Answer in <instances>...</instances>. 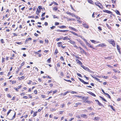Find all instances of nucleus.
<instances>
[{"instance_id": "24", "label": "nucleus", "mask_w": 121, "mask_h": 121, "mask_svg": "<svg viewBox=\"0 0 121 121\" xmlns=\"http://www.w3.org/2000/svg\"><path fill=\"white\" fill-rule=\"evenodd\" d=\"M69 92L68 91H67L66 92H65L63 94V93H61V95H63L64 96L67 93H68Z\"/></svg>"}, {"instance_id": "52", "label": "nucleus", "mask_w": 121, "mask_h": 121, "mask_svg": "<svg viewBox=\"0 0 121 121\" xmlns=\"http://www.w3.org/2000/svg\"><path fill=\"white\" fill-rule=\"evenodd\" d=\"M81 66L82 67L83 69L84 70L85 69V68L87 67H86L84 66L83 65H82Z\"/></svg>"}, {"instance_id": "12", "label": "nucleus", "mask_w": 121, "mask_h": 121, "mask_svg": "<svg viewBox=\"0 0 121 121\" xmlns=\"http://www.w3.org/2000/svg\"><path fill=\"white\" fill-rule=\"evenodd\" d=\"M76 18L78 19V20H77V21L79 23H82V21H81V19L79 17H78L77 16H76Z\"/></svg>"}, {"instance_id": "19", "label": "nucleus", "mask_w": 121, "mask_h": 121, "mask_svg": "<svg viewBox=\"0 0 121 121\" xmlns=\"http://www.w3.org/2000/svg\"><path fill=\"white\" fill-rule=\"evenodd\" d=\"M62 43L61 42L57 43V45L59 47H61L62 46Z\"/></svg>"}, {"instance_id": "32", "label": "nucleus", "mask_w": 121, "mask_h": 121, "mask_svg": "<svg viewBox=\"0 0 121 121\" xmlns=\"http://www.w3.org/2000/svg\"><path fill=\"white\" fill-rule=\"evenodd\" d=\"M70 32L71 33H72V34L75 35H76V36H78V34H77V33H76L74 32H73V31H70Z\"/></svg>"}, {"instance_id": "10", "label": "nucleus", "mask_w": 121, "mask_h": 121, "mask_svg": "<svg viewBox=\"0 0 121 121\" xmlns=\"http://www.w3.org/2000/svg\"><path fill=\"white\" fill-rule=\"evenodd\" d=\"M68 31V30H57V32H67Z\"/></svg>"}, {"instance_id": "16", "label": "nucleus", "mask_w": 121, "mask_h": 121, "mask_svg": "<svg viewBox=\"0 0 121 121\" xmlns=\"http://www.w3.org/2000/svg\"><path fill=\"white\" fill-rule=\"evenodd\" d=\"M32 39L31 38H29L26 39L25 40V43H26L29 40H31Z\"/></svg>"}, {"instance_id": "23", "label": "nucleus", "mask_w": 121, "mask_h": 121, "mask_svg": "<svg viewBox=\"0 0 121 121\" xmlns=\"http://www.w3.org/2000/svg\"><path fill=\"white\" fill-rule=\"evenodd\" d=\"M83 26L84 27L86 28L87 29L89 27L88 26L86 23H85L84 24H83Z\"/></svg>"}, {"instance_id": "35", "label": "nucleus", "mask_w": 121, "mask_h": 121, "mask_svg": "<svg viewBox=\"0 0 121 121\" xmlns=\"http://www.w3.org/2000/svg\"><path fill=\"white\" fill-rule=\"evenodd\" d=\"M79 42L80 43L82 46H83V45H84V43L82 41H80Z\"/></svg>"}, {"instance_id": "34", "label": "nucleus", "mask_w": 121, "mask_h": 121, "mask_svg": "<svg viewBox=\"0 0 121 121\" xmlns=\"http://www.w3.org/2000/svg\"><path fill=\"white\" fill-rule=\"evenodd\" d=\"M16 112H15L14 115L13 116L12 118L11 119V120H12L13 119H14L16 116Z\"/></svg>"}, {"instance_id": "49", "label": "nucleus", "mask_w": 121, "mask_h": 121, "mask_svg": "<svg viewBox=\"0 0 121 121\" xmlns=\"http://www.w3.org/2000/svg\"><path fill=\"white\" fill-rule=\"evenodd\" d=\"M98 29L99 31H101L102 29L100 26H99L98 27Z\"/></svg>"}, {"instance_id": "43", "label": "nucleus", "mask_w": 121, "mask_h": 121, "mask_svg": "<svg viewBox=\"0 0 121 121\" xmlns=\"http://www.w3.org/2000/svg\"><path fill=\"white\" fill-rule=\"evenodd\" d=\"M15 43L17 44H18V45H21V44H22V43L21 42H15Z\"/></svg>"}, {"instance_id": "63", "label": "nucleus", "mask_w": 121, "mask_h": 121, "mask_svg": "<svg viewBox=\"0 0 121 121\" xmlns=\"http://www.w3.org/2000/svg\"><path fill=\"white\" fill-rule=\"evenodd\" d=\"M77 75L81 77H82V76L81 75L80 73H77Z\"/></svg>"}, {"instance_id": "38", "label": "nucleus", "mask_w": 121, "mask_h": 121, "mask_svg": "<svg viewBox=\"0 0 121 121\" xmlns=\"http://www.w3.org/2000/svg\"><path fill=\"white\" fill-rule=\"evenodd\" d=\"M63 38V37H61V38H56V41H58L60 40L61 39H62Z\"/></svg>"}, {"instance_id": "13", "label": "nucleus", "mask_w": 121, "mask_h": 121, "mask_svg": "<svg viewBox=\"0 0 121 121\" xmlns=\"http://www.w3.org/2000/svg\"><path fill=\"white\" fill-rule=\"evenodd\" d=\"M76 61L79 65H82V64L80 60L77 59L76 60Z\"/></svg>"}, {"instance_id": "8", "label": "nucleus", "mask_w": 121, "mask_h": 121, "mask_svg": "<svg viewBox=\"0 0 121 121\" xmlns=\"http://www.w3.org/2000/svg\"><path fill=\"white\" fill-rule=\"evenodd\" d=\"M85 70L88 71L89 72L91 73H93L94 72L90 70L87 67H86V68H85Z\"/></svg>"}, {"instance_id": "40", "label": "nucleus", "mask_w": 121, "mask_h": 121, "mask_svg": "<svg viewBox=\"0 0 121 121\" xmlns=\"http://www.w3.org/2000/svg\"><path fill=\"white\" fill-rule=\"evenodd\" d=\"M58 9V8L57 7H54L53 8V10H54L56 11Z\"/></svg>"}, {"instance_id": "6", "label": "nucleus", "mask_w": 121, "mask_h": 121, "mask_svg": "<svg viewBox=\"0 0 121 121\" xmlns=\"http://www.w3.org/2000/svg\"><path fill=\"white\" fill-rule=\"evenodd\" d=\"M86 44L87 45H88L89 47L92 48L94 49H95V48H94L93 46L92 45L90 44V43H89L88 42H87Z\"/></svg>"}, {"instance_id": "11", "label": "nucleus", "mask_w": 121, "mask_h": 121, "mask_svg": "<svg viewBox=\"0 0 121 121\" xmlns=\"http://www.w3.org/2000/svg\"><path fill=\"white\" fill-rule=\"evenodd\" d=\"M87 98L86 99H84V100H85V101H86V99H87ZM84 102H85V103H87L88 104H91V103H92V102L91 101H90L89 100H87L86 101H84Z\"/></svg>"}, {"instance_id": "22", "label": "nucleus", "mask_w": 121, "mask_h": 121, "mask_svg": "<svg viewBox=\"0 0 121 121\" xmlns=\"http://www.w3.org/2000/svg\"><path fill=\"white\" fill-rule=\"evenodd\" d=\"M41 12V10L38 9H37L36 11V13L38 15H39V13Z\"/></svg>"}, {"instance_id": "55", "label": "nucleus", "mask_w": 121, "mask_h": 121, "mask_svg": "<svg viewBox=\"0 0 121 121\" xmlns=\"http://www.w3.org/2000/svg\"><path fill=\"white\" fill-rule=\"evenodd\" d=\"M107 13H108L111 14L112 13V12H111V11H110L108 10H107Z\"/></svg>"}, {"instance_id": "53", "label": "nucleus", "mask_w": 121, "mask_h": 121, "mask_svg": "<svg viewBox=\"0 0 121 121\" xmlns=\"http://www.w3.org/2000/svg\"><path fill=\"white\" fill-rule=\"evenodd\" d=\"M12 110L11 109L9 110L8 111V112L7 114V116H8L9 114L10 113V112Z\"/></svg>"}, {"instance_id": "7", "label": "nucleus", "mask_w": 121, "mask_h": 121, "mask_svg": "<svg viewBox=\"0 0 121 121\" xmlns=\"http://www.w3.org/2000/svg\"><path fill=\"white\" fill-rule=\"evenodd\" d=\"M67 13L70 15H71L72 16H73L75 17H76V16L73 13H71L69 12H67Z\"/></svg>"}, {"instance_id": "45", "label": "nucleus", "mask_w": 121, "mask_h": 121, "mask_svg": "<svg viewBox=\"0 0 121 121\" xmlns=\"http://www.w3.org/2000/svg\"><path fill=\"white\" fill-rule=\"evenodd\" d=\"M64 111H60L59 112V114H62L64 112Z\"/></svg>"}, {"instance_id": "36", "label": "nucleus", "mask_w": 121, "mask_h": 121, "mask_svg": "<svg viewBox=\"0 0 121 121\" xmlns=\"http://www.w3.org/2000/svg\"><path fill=\"white\" fill-rule=\"evenodd\" d=\"M38 112L36 111L34 112V114L33 115V117H35L37 115V113Z\"/></svg>"}, {"instance_id": "46", "label": "nucleus", "mask_w": 121, "mask_h": 121, "mask_svg": "<svg viewBox=\"0 0 121 121\" xmlns=\"http://www.w3.org/2000/svg\"><path fill=\"white\" fill-rule=\"evenodd\" d=\"M70 6L72 9L74 11H76V10L73 9V6H72V5L71 4L70 5Z\"/></svg>"}, {"instance_id": "18", "label": "nucleus", "mask_w": 121, "mask_h": 121, "mask_svg": "<svg viewBox=\"0 0 121 121\" xmlns=\"http://www.w3.org/2000/svg\"><path fill=\"white\" fill-rule=\"evenodd\" d=\"M90 41L92 43L95 44L97 43H99V41L96 42L95 40H91Z\"/></svg>"}, {"instance_id": "4", "label": "nucleus", "mask_w": 121, "mask_h": 121, "mask_svg": "<svg viewBox=\"0 0 121 121\" xmlns=\"http://www.w3.org/2000/svg\"><path fill=\"white\" fill-rule=\"evenodd\" d=\"M78 78L80 81L82 83H83L84 84H89V83L88 82H85L83 80L80 78Z\"/></svg>"}, {"instance_id": "56", "label": "nucleus", "mask_w": 121, "mask_h": 121, "mask_svg": "<svg viewBox=\"0 0 121 121\" xmlns=\"http://www.w3.org/2000/svg\"><path fill=\"white\" fill-rule=\"evenodd\" d=\"M65 106V104H61V108H63Z\"/></svg>"}, {"instance_id": "61", "label": "nucleus", "mask_w": 121, "mask_h": 121, "mask_svg": "<svg viewBox=\"0 0 121 121\" xmlns=\"http://www.w3.org/2000/svg\"><path fill=\"white\" fill-rule=\"evenodd\" d=\"M5 58H2V62H3L5 61Z\"/></svg>"}, {"instance_id": "44", "label": "nucleus", "mask_w": 121, "mask_h": 121, "mask_svg": "<svg viewBox=\"0 0 121 121\" xmlns=\"http://www.w3.org/2000/svg\"><path fill=\"white\" fill-rule=\"evenodd\" d=\"M57 66L58 68H59L60 67V64L59 62L57 63Z\"/></svg>"}, {"instance_id": "3", "label": "nucleus", "mask_w": 121, "mask_h": 121, "mask_svg": "<svg viewBox=\"0 0 121 121\" xmlns=\"http://www.w3.org/2000/svg\"><path fill=\"white\" fill-rule=\"evenodd\" d=\"M78 48H79L80 50V52L81 53H83L85 55L86 54V52L85 51L82 49L81 47H78Z\"/></svg>"}, {"instance_id": "62", "label": "nucleus", "mask_w": 121, "mask_h": 121, "mask_svg": "<svg viewBox=\"0 0 121 121\" xmlns=\"http://www.w3.org/2000/svg\"><path fill=\"white\" fill-rule=\"evenodd\" d=\"M25 62L24 61L21 64V66H23L25 64Z\"/></svg>"}, {"instance_id": "25", "label": "nucleus", "mask_w": 121, "mask_h": 121, "mask_svg": "<svg viewBox=\"0 0 121 121\" xmlns=\"http://www.w3.org/2000/svg\"><path fill=\"white\" fill-rule=\"evenodd\" d=\"M106 25L108 28L110 29L111 30L112 29V27L111 26H110L107 23L106 24Z\"/></svg>"}, {"instance_id": "26", "label": "nucleus", "mask_w": 121, "mask_h": 121, "mask_svg": "<svg viewBox=\"0 0 121 121\" xmlns=\"http://www.w3.org/2000/svg\"><path fill=\"white\" fill-rule=\"evenodd\" d=\"M58 27L60 29L65 28H66V27L64 25L61 26H59Z\"/></svg>"}, {"instance_id": "5", "label": "nucleus", "mask_w": 121, "mask_h": 121, "mask_svg": "<svg viewBox=\"0 0 121 121\" xmlns=\"http://www.w3.org/2000/svg\"><path fill=\"white\" fill-rule=\"evenodd\" d=\"M98 47H105L106 46V44L105 43H102L99 44L98 46Z\"/></svg>"}, {"instance_id": "33", "label": "nucleus", "mask_w": 121, "mask_h": 121, "mask_svg": "<svg viewBox=\"0 0 121 121\" xmlns=\"http://www.w3.org/2000/svg\"><path fill=\"white\" fill-rule=\"evenodd\" d=\"M43 107H41L40 108H39L38 109L37 112H40L43 109Z\"/></svg>"}, {"instance_id": "54", "label": "nucleus", "mask_w": 121, "mask_h": 121, "mask_svg": "<svg viewBox=\"0 0 121 121\" xmlns=\"http://www.w3.org/2000/svg\"><path fill=\"white\" fill-rule=\"evenodd\" d=\"M25 92H22V93H21L20 94V95L21 96H22L23 95H25Z\"/></svg>"}, {"instance_id": "58", "label": "nucleus", "mask_w": 121, "mask_h": 121, "mask_svg": "<svg viewBox=\"0 0 121 121\" xmlns=\"http://www.w3.org/2000/svg\"><path fill=\"white\" fill-rule=\"evenodd\" d=\"M28 18H35V17L34 16H28Z\"/></svg>"}, {"instance_id": "64", "label": "nucleus", "mask_w": 121, "mask_h": 121, "mask_svg": "<svg viewBox=\"0 0 121 121\" xmlns=\"http://www.w3.org/2000/svg\"><path fill=\"white\" fill-rule=\"evenodd\" d=\"M14 89L16 91L18 92V88H17L16 87H14Z\"/></svg>"}, {"instance_id": "50", "label": "nucleus", "mask_w": 121, "mask_h": 121, "mask_svg": "<svg viewBox=\"0 0 121 121\" xmlns=\"http://www.w3.org/2000/svg\"><path fill=\"white\" fill-rule=\"evenodd\" d=\"M74 46V47H75L76 49H78V47L75 44H73Z\"/></svg>"}, {"instance_id": "39", "label": "nucleus", "mask_w": 121, "mask_h": 121, "mask_svg": "<svg viewBox=\"0 0 121 121\" xmlns=\"http://www.w3.org/2000/svg\"><path fill=\"white\" fill-rule=\"evenodd\" d=\"M51 58H50L48 59L47 60V62L48 63H50L51 62Z\"/></svg>"}, {"instance_id": "17", "label": "nucleus", "mask_w": 121, "mask_h": 121, "mask_svg": "<svg viewBox=\"0 0 121 121\" xmlns=\"http://www.w3.org/2000/svg\"><path fill=\"white\" fill-rule=\"evenodd\" d=\"M63 37V38H62V39L63 40H70V39L69 38H68V37L67 36H65L64 38L63 37Z\"/></svg>"}, {"instance_id": "14", "label": "nucleus", "mask_w": 121, "mask_h": 121, "mask_svg": "<svg viewBox=\"0 0 121 121\" xmlns=\"http://www.w3.org/2000/svg\"><path fill=\"white\" fill-rule=\"evenodd\" d=\"M87 1L89 3L91 4L94 5V2L92 0H87Z\"/></svg>"}, {"instance_id": "48", "label": "nucleus", "mask_w": 121, "mask_h": 121, "mask_svg": "<svg viewBox=\"0 0 121 121\" xmlns=\"http://www.w3.org/2000/svg\"><path fill=\"white\" fill-rule=\"evenodd\" d=\"M64 80L65 81H66L67 82H69L70 83H71L72 82V81H71V80H66L65 79H64Z\"/></svg>"}, {"instance_id": "47", "label": "nucleus", "mask_w": 121, "mask_h": 121, "mask_svg": "<svg viewBox=\"0 0 121 121\" xmlns=\"http://www.w3.org/2000/svg\"><path fill=\"white\" fill-rule=\"evenodd\" d=\"M0 41L1 43L2 44L4 43V39H2L0 40Z\"/></svg>"}, {"instance_id": "59", "label": "nucleus", "mask_w": 121, "mask_h": 121, "mask_svg": "<svg viewBox=\"0 0 121 121\" xmlns=\"http://www.w3.org/2000/svg\"><path fill=\"white\" fill-rule=\"evenodd\" d=\"M4 72H0V75H4Z\"/></svg>"}, {"instance_id": "27", "label": "nucleus", "mask_w": 121, "mask_h": 121, "mask_svg": "<svg viewBox=\"0 0 121 121\" xmlns=\"http://www.w3.org/2000/svg\"><path fill=\"white\" fill-rule=\"evenodd\" d=\"M115 12L117 14V15H121V14L120 13L119 11H118V10H115Z\"/></svg>"}, {"instance_id": "21", "label": "nucleus", "mask_w": 121, "mask_h": 121, "mask_svg": "<svg viewBox=\"0 0 121 121\" xmlns=\"http://www.w3.org/2000/svg\"><path fill=\"white\" fill-rule=\"evenodd\" d=\"M69 28L70 29H71V30H73L75 31H77V30L76 29H75V28H73V27H71V26H69Z\"/></svg>"}, {"instance_id": "30", "label": "nucleus", "mask_w": 121, "mask_h": 121, "mask_svg": "<svg viewBox=\"0 0 121 121\" xmlns=\"http://www.w3.org/2000/svg\"><path fill=\"white\" fill-rule=\"evenodd\" d=\"M100 98L102 100H103L104 101L107 102V100L104 98H103L101 96H99Z\"/></svg>"}, {"instance_id": "28", "label": "nucleus", "mask_w": 121, "mask_h": 121, "mask_svg": "<svg viewBox=\"0 0 121 121\" xmlns=\"http://www.w3.org/2000/svg\"><path fill=\"white\" fill-rule=\"evenodd\" d=\"M58 50L56 48L55 50L54 54H55V55H56L58 53Z\"/></svg>"}, {"instance_id": "51", "label": "nucleus", "mask_w": 121, "mask_h": 121, "mask_svg": "<svg viewBox=\"0 0 121 121\" xmlns=\"http://www.w3.org/2000/svg\"><path fill=\"white\" fill-rule=\"evenodd\" d=\"M60 59L61 61H64V60L63 56H61L60 58Z\"/></svg>"}, {"instance_id": "60", "label": "nucleus", "mask_w": 121, "mask_h": 121, "mask_svg": "<svg viewBox=\"0 0 121 121\" xmlns=\"http://www.w3.org/2000/svg\"><path fill=\"white\" fill-rule=\"evenodd\" d=\"M60 23L57 22H56L55 23V26L58 25Z\"/></svg>"}, {"instance_id": "57", "label": "nucleus", "mask_w": 121, "mask_h": 121, "mask_svg": "<svg viewBox=\"0 0 121 121\" xmlns=\"http://www.w3.org/2000/svg\"><path fill=\"white\" fill-rule=\"evenodd\" d=\"M10 16V14H5V18L6 17L8 18L9 16Z\"/></svg>"}, {"instance_id": "15", "label": "nucleus", "mask_w": 121, "mask_h": 121, "mask_svg": "<svg viewBox=\"0 0 121 121\" xmlns=\"http://www.w3.org/2000/svg\"><path fill=\"white\" fill-rule=\"evenodd\" d=\"M117 49L118 50V51L119 52V53L121 52V51H120V49L121 48H120L118 44L117 45Z\"/></svg>"}, {"instance_id": "42", "label": "nucleus", "mask_w": 121, "mask_h": 121, "mask_svg": "<svg viewBox=\"0 0 121 121\" xmlns=\"http://www.w3.org/2000/svg\"><path fill=\"white\" fill-rule=\"evenodd\" d=\"M70 75L69 73H67L66 75V77L67 78H70Z\"/></svg>"}, {"instance_id": "37", "label": "nucleus", "mask_w": 121, "mask_h": 121, "mask_svg": "<svg viewBox=\"0 0 121 121\" xmlns=\"http://www.w3.org/2000/svg\"><path fill=\"white\" fill-rule=\"evenodd\" d=\"M92 77L93 78H94V79L95 80H96L97 81H99V80H100V79L96 78L95 77H93V76H92Z\"/></svg>"}, {"instance_id": "2", "label": "nucleus", "mask_w": 121, "mask_h": 121, "mask_svg": "<svg viewBox=\"0 0 121 121\" xmlns=\"http://www.w3.org/2000/svg\"><path fill=\"white\" fill-rule=\"evenodd\" d=\"M108 41L110 44H112L113 46L114 47H116L115 42L114 40L112 39L109 40Z\"/></svg>"}, {"instance_id": "29", "label": "nucleus", "mask_w": 121, "mask_h": 121, "mask_svg": "<svg viewBox=\"0 0 121 121\" xmlns=\"http://www.w3.org/2000/svg\"><path fill=\"white\" fill-rule=\"evenodd\" d=\"M99 117H95L94 118V120H95L99 121Z\"/></svg>"}, {"instance_id": "1", "label": "nucleus", "mask_w": 121, "mask_h": 121, "mask_svg": "<svg viewBox=\"0 0 121 121\" xmlns=\"http://www.w3.org/2000/svg\"><path fill=\"white\" fill-rule=\"evenodd\" d=\"M95 4L97 6H98L100 9H103L104 8L102 4L99 2L97 1L95 2Z\"/></svg>"}, {"instance_id": "20", "label": "nucleus", "mask_w": 121, "mask_h": 121, "mask_svg": "<svg viewBox=\"0 0 121 121\" xmlns=\"http://www.w3.org/2000/svg\"><path fill=\"white\" fill-rule=\"evenodd\" d=\"M87 93L91 95L92 96H94V97H95L96 96V95H95V94H94V93H93L92 92H87Z\"/></svg>"}, {"instance_id": "9", "label": "nucleus", "mask_w": 121, "mask_h": 121, "mask_svg": "<svg viewBox=\"0 0 121 121\" xmlns=\"http://www.w3.org/2000/svg\"><path fill=\"white\" fill-rule=\"evenodd\" d=\"M81 116L83 118H87V115L85 114H82L81 115Z\"/></svg>"}, {"instance_id": "41", "label": "nucleus", "mask_w": 121, "mask_h": 121, "mask_svg": "<svg viewBox=\"0 0 121 121\" xmlns=\"http://www.w3.org/2000/svg\"><path fill=\"white\" fill-rule=\"evenodd\" d=\"M69 42L71 43H72L73 44H74L75 43V42H74V41H72V40H70L69 41Z\"/></svg>"}, {"instance_id": "31", "label": "nucleus", "mask_w": 121, "mask_h": 121, "mask_svg": "<svg viewBox=\"0 0 121 121\" xmlns=\"http://www.w3.org/2000/svg\"><path fill=\"white\" fill-rule=\"evenodd\" d=\"M75 97H78V98H80L81 99H83V97H82V96H78L77 95H75Z\"/></svg>"}]
</instances>
